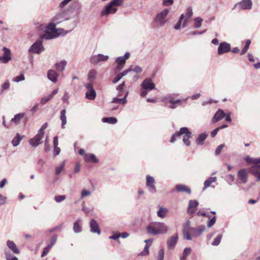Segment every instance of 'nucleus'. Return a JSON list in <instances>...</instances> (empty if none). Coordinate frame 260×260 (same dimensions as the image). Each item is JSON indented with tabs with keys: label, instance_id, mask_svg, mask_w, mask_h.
Instances as JSON below:
<instances>
[{
	"label": "nucleus",
	"instance_id": "obj_35",
	"mask_svg": "<svg viewBox=\"0 0 260 260\" xmlns=\"http://www.w3.org/2000/svg\"><path fill=\"white\" fill-rule=\"evenodd\" d=\"M81 221L80 218H78L73 224V231L75 233H79L82 231V228L79 224Z\"/></svg>",
	"mask_w": 260,
	"mask_h": 260
},
{
	"label": "nucleus",
	"instance_id": "obj_23",
	"mask_svg": "<svg viewBox=\"0 0 260 260\" xmlns=\"http://www.w3.org/2000/svg\"><path fill=\"white\" fill-rule=\"evenodd\" d=\"M7 245L8 248L15 254H19L20 250L16 245L12 241L8 240L7 241Z\"/></svg>",
	"mask_w": 260,
	"mask_h": 260
},
{
	"label": "nucleus",
	"instance_id": "obj_13",
	"mask_svg": "<svg viewBox=\"0 0 260 260\" xmlns=\"http://www.w3.org/2000/svg\"><path fill=\"white\" fill-rule=\"evenodd\" d=\"M249 172L255 178L256 181H260V165H256L249 168Z\"/></svg>",
	"mask_w": 260,
	"mask_h": 260
},
{
	"label": "nucleus",
	"instance_id": "obj_28",
	"mask_svg": "<svg viewBox=\"0 0 260 260\" xmlns=\"http://www.w3.org/2000/svg\"><path fill=\"white\" fill-rule=\"evenodd\" d=\"M208 135L204 133L199 135L198 138L196 140V143L197 145H203L204 141L206 139Z\"/></svg>",
	"mask_w": 260,
	"mask_h": 260
},
{
	"label": "nucleus",
	"instance_id": "obj_16",
	"mask_svg": "<svg viewBox=\"0 0 260 260\" xmlns=\"http://www.w3.org/2000/svg\"><path fill=\"white\" fill-rule=\"evenodd\" d=\"M141 86L146 90H150L155 89V84L150 78L145 79L142 83Z\"/></svg>",
	"mask_w": 260,
	"mask_h": 260
},
{
	"label": "nucleus",
	"instance_id": "obj_36",
	"mask_svg": "<svg viewBox=\"0 0 260 260\" xmlns=\"http://www.w3.org/2000/svg\"><path fill=\"white\" fill-rule=\"evenodd\" d=\"M66 110L63 109L61 111L60 119L61 121V127L64 128V125L67 123V117L66 116Z\"/></svg>",
	"mask_w": 260,
	"mask_h": 260
},
{
	"label": "nucleus",
	"instance_id": "obj_39",
	"mask_svg": "<svg viewBox=\"0 0 260 260\" xmlns=\"http://www.w3.org/2000/svg\"><path fill=\"white\" fill-rule=\"evenodd\" d=\"M203 21V19L200 17H196L194 19V27L196 28H200L202 25V23Z\"/></svg>",
	"mask_w": 260,
	"mask_h": 260
},
{
	"label": "nucleus",
	"instance_id": "obj_5",
	"mask_svg": "<svg viewBox=\"0 0 260 260\" xmlns=\"http://www.w3.org/2000/svg\"><path fill=\"white\" fill-rule=\"evenodd\" d=\"M41 37L38 39L29 48L28 51L30 53L39 54L45 50L43 46Z\"/></svg>",
	"mask_w": 260,
	"mask_h": 260
},
{
	"label": "nucleus",
	"instance_id": "obj_29",
	"mask_svg": "<svg viewBox=\"0 0 260 260\" xmlns=\"http://www.w3.org/2000/svg\"><path fill=\"white\" fill-rule=\"evenodd\" d=\"M84 159L85 161L87 162L96 163L98 161V159L93 154L87 153V154L85 155Z\"/></svg>",
	"mask_w": 260,
	"mask_h": 260
},
{
	"label": "nucleus",
	"instance_id": "obj_1",
	"mask_svg": "<svg viewBox=\"0 0 260 260\" xmlns=\"http://www.w3.org/2000/svg\"><path fill=\"white\" fill-rule=\"evenodd\" d=\"M146 230L150 235H158L167 233L168 228L164 222H151L147 226Z\"/></svg>",
	"mask_w": 260,
	"mask_h": 260
},
{
	"label": "nucleus",
	"instance_id": "obj_52",
	"mask_svg": "<svg viewBox=\"0 0 260 260\" xmlns=\"http://www.w3.org/2000/svg\"><path fill=\"white\" fill-rule=\"evenodd\" d=\"M25 79L24 76L23 74H21L19 76H17L13 79V81L16 82H19L23 81Z\"/></svg>",
	"mask_w": 260,
	"mask_h": 260
},
{
	"label": "nucleus",
	"instance_id": "obj_27",
	"mask_svg": "<svg viewBox=\"0 0 260 260\" xmlns=\"http://www.w3.org/2000/svg\"><path fill=\"white\" fill-rule=\"evenodd\" d=\"M175 189L178 192H186L189 194L191 193L190 189L187 186L183 184H178L175 187Z\"/></svg>",
	"mask_w": 260,
	"mask_h": 260
},
{
	"label": "nucleus",
	"instance_id": "obj_31",
	"mask_svg": "<svg viewBox=\"0 0 260 260\" xmlns=\"http://www.w3.org/2000/svg\"><path fill=\"white\" fill-rule=\"evenodd\" d=\"M128 95V92H127L124 96V98L122 99H119L118 98H114L113 99L112 101V103H118L121 105H124L127 103L126 97Z\"/></svg>",
	"mask_w": 260,
	"mask_h": 260
},
{
	"label": "nucleus",
	"instance_id": "obj_9",
	"mask_svg": "<svg viewBox=\"0 0 260 260\" xmlns=\"http://www.w3.org/2000/svg\"><path fill=\"white\" fill-rule=\"evenodd\" d=\"M231 51V45L229 43L223 42L219 44L217 49L218 55H222Z\"/></svg>",
	"mask_w": 260,
	"mask_h": 260
},
{
	"label": "nucleus",
	"instance_id": "obj_55",
	"mask_svg": "<svg viewBox=\"0 0 260 260\" xmlns=\"http://www.w3.org/2000/svg\"><path fill=\"white\" fill-rule=\"evenodd\" d=\"M57 236L56 234L53 235L50 239V243L49 244L51 247L55 244L57 241Z\"/></svg>",
	"mask_w": 260,
	"mask_h": 260
},
{
	"label": "nucleus",
	"instance_id": "obj_58",
	"mask_svg": "<svg viewBox=\"0 0 260 260\" xmlns=\"http://www.w3.org/2000/svg\"><path fill=\"white\" fill-rule=\"evenodd\" d=\"M50 146L48 144V137L47 136L45 141L44 150L45 152H47L50 151Z\"/></svg>",
	"mask_w": 260,
	"mask_h": 260
},
{
	"label": "nucleus",
	"instance_id": "obj_44",
	"mask_svg": "<svg viewBox=\"0 0 260 260\" xmlns=\"http://www.w3.org/2000/svg\"><path fill=\"white\" fill-rule=\"evenodd\" d=\"M66 199L65 195H57L54 197V200L57 203H61Z\"/></svg>",
	"mask_w": 260,
	"mask_h": 260
},
{
	"label": "nucleus",
	"instance_id": "obj_15",
	"mask_svg": "<svg viewBox=\"0 0 260 260\" xmlns=\"http://www.w3.org/2000/svg\"><path fill=\"white\" fill-rule=\"evenodd\" d=\"M178 240V234H175L170 237L167 240V243L169 249H173L175 247Z\"/></svg>",
	"mask_w": 260,
	"mask_h": 260
},
{
	"label": "nucleus",
	"instance_id": "obj_33",
	"mask_svg": "<svg viewBox=\"0 0 260 260\" xmlns=\"http://www.w3.org/2000/svg\"><path fill=\"white\" fill-rule=\"evenodd\" d=\"M217 180V178L216 177H210L208 179H207L204 183V187L203 188V190H205L207 187H209L211 183L216 182Z\"/></svg>",
	"mask_w": 260,
	"mask_h": 260
},
{
	"label": "nucleus",
	"instance_id": "obj_22",
	"mask_svg": "<svg viewBox=\"0 0 260 260\" xmlns=\"http://www.w3.org/2000/svg\"><path fill=\"white\" fill-rule=\"evenodd\" d=\"M65 19L64 13L63 12H60L56 14L52 18V21L55 23V24H58Z\"/></svg>",
	"mask_w": 260,
	"mask_h": 260
},
{
	"label": "nucleus",
	"instance_id": "obj_32",
	"mask_svg": "<svg viewBox=\"0 0 260 260\" xmlns=\"http://www.w3.org/2000/svg\"><path fill=\"white\" fill-rule=\"evenodd\" d=\"M24 116V113H19L15 115L14 118L11 119V121L16 124H18L20 123V120L23 118Z\"/></svg>",
	"mask_w": 260,
	"mask_h": 260
},
{
	"label": "nucleus",
	"instance_id": "obj_34",
	"mask_svg": "<svg viewBox=\"0 0 260 260\" xmlns=\"http://www.w3.org/2000/svg\"><path fill=\"white\" fill-rule=\"evenodd\" d=\"M168 210L167 208L160 207L159 210L157 212V215L161 218L166 217Z\"/></svg>",
	"mask_w": 260,
	"mask_h": 260
},
{
	"label": "nucleus",
	"instance_id": "obj_37",
	"mask_svg": "<svg viewBox=\"0 0 260 260\" xmlns=\"http://www.w3.org/2000/svg\"><path fill=\"white\" fill-rule=\"evenodd\" d=\"M66 65H67V61L65 60H61L59 62L56 63L55 64V67H56V69L59 72H63Z\"/></svg>",
	"mask_w": 260,
	"mask_h": 260
},
{
	"label": "nucleus",
	"instance_id": "obj_53",
	"mask_svg": "<svg viewBox=\"0 0 260 260\" xmlns=\"http://www.w3.org/2000/svg\"><path fill=\"white\" fill-rule=\"evenodd\" d=\"M47 126L48 123L47 122L44 123L43 125L41 126V128L39 130L38 133L44 136L45 133V129L47 128Z\"/></svg>",
	"mask_w": 260,
	"mask_h": 260
},
{
	"label": "nucleus",
	"instance_id": "obj_40",
	"mask_svg": "<svg viewBox=\"0 0 260 260\" xmlns=\"http://www.w3.org/2000/svg\"><path fill=\"white\" fill-rule=\"evenodd\" d=\"M102 121L105 123L115 124L117 122V120L115 117H105L102 119Z\"/></svg>",
	"mask_w": 260,
	"mask_h": 260
},
{
	"label": "nucleus",
	"instance_id": "obj_45",
	"mask_svg": "<svg viewBox=\"0 0 260 260\" xmlns=\"http://www.w3.org/2000/svg\"><path fill=\"white\" fill-rule=\"evenodd\" d=\"M245 160L249 164H252L254 165H256V158H254L250 157L249 156H246L245 157Z\"/></svg>",
	"mask_w": 260,
	"mask_h": 260
},
{
	"label": "nucleus",
	"instance_id": "obj_61",
	"mask_svg": "<svg viewBox=\"0 0 260 260\" xmlns=\"http://www.w3.org/2000/svg\"><path fill=\"white\" fill-rule=\"evenodd\" d=\"M224 144H221L219 145L215 150V154L216 155H218L221 153V150L224 148Z\"/></svg>",
	"mask_w": 260,
	"mask_h": 260
},
{
	"label": "nucleus",
	"instance_id": "obj_6",
	"mask_svg": "<svg viewBox=\"0 0 260 260\" xmlns=\"http://www.w3.org/2000/svg\"><path fill=\"white\" fill-rule=\"evenodd\" d=\"M84 86L87 89L86 98L89 100H94L96 98V93L95 90L93 89L92 83H86Z\"/></svg>",
	"mask_w": 260,
	"mask_h": 260
},
{
	"label": "nucleus",
	"instance_id": "obj_2",
	"mask_svg": "<svg viewBox=\"0 0 260 260\" xmlns=\"http://www.w3.org/2000/svg\"><path fill=\"white\" fill-rule=\"evenodd\" d=\"M56 25L52 22L50 23L45 32L41 36V39L45 40H51L58 37L59 35L63 34L64 30L63 28H56Z\"/></svg>",
	"mask_w": 260,
	"mask_h": 260
},
{
	"label": "nucleus",
	"instance_id": "obj_49",
	"mask_svg": "<svg viewBox=\"0 0 260 260\" xmlns=\"http://www.w3.org/2000/svg\"><path fill=\"white\" fill-rule=\"evenodd\" d=\"M149 247H150V245H149L148 244H146L145 246L143 251L141 252L140 255H142V256H145V255H148L149 253L148 249H149Z\"/></svg>",
	"mask_w": 260,
	"mask_h": 260
},
{
	"label": "nucleus",
	"instance_id": "obj_12",
	"mask_svg": "<svg viewBox=\"0 0 260 260\" xmlns=\"http://www.w3.org/2000/svg\"><path fill=\"white\" fill-rule=\"evenodd\" d=\"M190 222L189 220L186 221V222L183 225V228L182 231V233L183 235V238L184 239L187 240H191V235L189 234V230L192 227H190Z\"/></svg>",
	"mask_w": 260,
	"mask_h": 260
},
{
	"label": "nucleus",
	"instance_id": "obj_11",
	"mask_svg": "<svg viewBox=\"0 0 260 260\" xmlns=\"http://www.w3.org/2000/svg\"><path fill=\"white\" fill-rule=\"evenodd\" d=\"M155 180L154 178L149 175L146 176V186L149 188V191L152 193L156 192V188L154 185Z\"/></svg>",
	"mask_w": 260,
	"mask_h": 260
},
{
	"label": "nucleus",
	"instance_id": "obj_4",
	"mask_svg": "<svg viewBox=\"0 0 260 260\" xmlns=\"http://www.w3.org/2000/svg\"><path fill=\"white\" fill-rule=\"evenodd\" d=\"M169 10L167 9L157 14L154 21L158 26H164L168 21L167 16Z\"/></svg>",
	"mask_w": 260,
	"mask_h": 260
},
{
	"label": "nucleus",
	"instance_id": "obj_64",
	"mask_svg": "<svg viewBox=\"0 0 260 260\" xmlns=\"http://www.w3.org/2000/svg\"><path fill=\"white\" fill-rule=\"evenodd\" d=\"M132 71L136 73H140L142 72V69L139 66H136L135 68L132 66Z\"/></svg>",
	"mask_w": 260,
	"mask_h": 260
},
{
	"label": "nucleus",
	"instance_id": "obj_18",
	"mask_svg": "<svg viewBox=\"0 0 260 260\" xmlns=\"http://www.w3.org/2000/svg\"><path fill=\"white\" fill-rule=\"evenodd\" d=\"M199 205V202L197 200H190L188 203V207L187 208V213L189 215L193 214Z\"/></svg>",
	"mask_w": 260,
	"mask_h": 260
},
{
	"label": "nucleus",
	"instance_id": "obj_38",
	"mask_svg": "<svg viewBox=\"0 0 260 260\" xmlns=\"http://www.w3.org/2000/svg\"><path fill=\"white\" fill-rule=\"evenodd\" d=\"M97 75V72L95 70L93 69L90 70L88 73V79L90 81H93Z\"/></svg>",
	"mask_w": 260,
	"mask_h": 260
},
{
	"label": "nucleus",
	"instance_id": "obj_20",
	"mask_svg": "<svg viewBox=\"0 0 260 260\" xmlns=\"http://www.w3.org/2000/svg\"><path fill=\"white\" fill-rule=\"evenodd\" d=\"M163 101L165 102V104L167 105L168 103H170V105L168 106V107L171 109H175L177 107V105H179L181 104V101L180 100H177L176 101H173L170 99L169 97H165L163 99Z\"/></svg>",
	"mask_w": 260,
	"mask_h": 260
},
{
	"label": "nucleus",
	"instance_id": "obj_59",
	"mask_svg": "<svg viewBox=\"0 0 260 260\" xmlns=\"http://www.w3.org/2000/svg\"><path fill=\"white\" fill-rule=\"evenodd\" d=\"M234 176L232 175H228L226 176V180L230 185H232V182L234 181Z\"/></svg>",
	"mask_w": 260,
	"mask_h": 260
},
{
	"label": "nucleus",
	"instance_id": "obj_47",
	"mask_svg": "<svg viewBox=\"0 0 260 260\" xmlns=\"http://www.w3.org/2000/svg\"><path fill=\"white\" fill-rule=\"evenodd\" d=\"M216 218L215 216L210 218V219L207 221V224L208 228H211L216 222Z\"/></svg>",
	"mask_w": 260,
	"mask_h": 260
},
{
	"label": "nucleus",
	"instance_id": "obj_17",
	"mask_svg": "<svg viewBox=\"0 0 260 260\" xmlns=\"http://www.w3.org/2000/svg\"><path fill=\"white\" fill-rule=\"evenodd\" d=\"M117 11V9L111 5L109 3V4L106 7L105 10L102 11L101 15L102 16H107L110 14H115Z\"/></svg>",
	"mask_w": 260,
	"mask_h": 260
},
{
	"label": "nucleus",
	"instance_id": "obj_3",
	"mask_svg": "<svg viewBox=\"0 0 260 260\" xmlns=\"http://www.w3.org/2000/svg\"><path fill=\"white\" fill-rule=\"evenodd\" d=\"M181 136H183L182 141L185 145L190 146L189 139L192 137V133L186 127H181L179 132L175 133L171 138L170 142L171 143L175 142L177 139L180 138Z\"/></svg>",
	"mask_w": 260,
	"mask_h": 260
},
{
	"label": "nucleus",
	"instance_id": "obj_8",
	"mask_svg": "<svg viewBox=\"0 0 260 260\" xmlns=\"http://www.w3.org/2000/svg\"><path fill=\"white\" fill-rule=\"evenodd\" d=\"M205 229L206 227L204 225H200L196 228H191L189 230V234L191 235V237H197L200 236L204 232Z\"/></svg>",
	"mask_w": 260,
	"mask_h": 260
},
{
	"label": "nucleus",
	"instance_id": "obj_30",
	"mask_svg": "<svg viewBox=\"0 0 260 260\" xmlns=\"http://www.w3.org/2000/svg\"><path fill=\"white\" fill-rule=\"evenodd\" d=\"M24 136H21L19 133H17L15 137L13 138L12 141V144L13 146H17L21 140L23 138Z\"/></svg>",
	"mask_w": 260,
	"mask_h": 260
},
{
	"label": "nucleus",
	"instance_id": "obj_48",
	"mask_svg": "<svg viewBox=\"0 0 260 260\" xmlns=\"http://www.w3.org/2000/svg\"><path fill=\"white\" fill-rule=\"evenodd\" d=\"M184 16L183 14L181 15L179 20H178V22L176 23V24L174 26V28L176 30H178L181 27V24L182 20L184 19Z\"/></svg>",
	"mask_w": 260,
	"mask_h": 260
},
{
	"label": "nucleus",
	"instance_id": "obj_10",
	"mask_svg": "<svg viewBox=\"0 0 260 260\" xmlns=\"http://www.w3.org/2000/svg\"><path fill=\"white\" fill-rule=\"evenodd\" d=\"M109 59L108 55H104L99 54L96 55H93L90 57V61L92 64H97L100 61H106Z\"/></svg>",
	"mask_w": 260,
	"mask_h": 260
},
{
	"label": "nucleus",
	"instance_id": "obj_43",
	"mask_svg": "<svg viewBox=\"0 0 260 260\" xmlns=\"http://www.w3.org/2000/svg\"><path fill=\"white\" fill-rule=\"evenodd\" d=\"M123 3V0H112L110 3L113 7L116 8L118 6H122Z\"/></svg>",
	"mask_w": 260,
	"mask_h": 260
},
{
	"label": "nucleus",
	"instance_id": "obj_19",
	"mask_svg": "<svg viewBox=\"0 0 260 260\" xmlns=\"http://www.w3.org/2000/svg\"><path fill=\"white\" fill-rule=\"evenodd\" d=\"M252 3L251 0H242L236 6H239L243 10H249L252 8Z\"/></svg>",
	"mask_w": 260,
	"mask_h": 260
},
{
	"label": "nucleus",
	"instance_id": "obj_51",
	"mask_svg": "<svg viewBox=\"0 0 260 260\" xmlns=\"http://www.w3.org/2000/svg\"><path fill=\"white\" fill-rule=\"evenodd\" d=\"M65 166V161H63L60 166L56 168L55 173L56 175H59L61 171L63 170Z\"/></svg>",
	"mask_w": 260,
	"mask_h": 260
},
{
	"label": "nucleus",
	"instance_id": "obj_42",
	"mask_svg": "<svg viewBox=\"0 0 260 260\" xmlns=\"http://www.w3.org/2000/svg\"><path fill=\"white\" fill-rule=\"evenodd\" d=\"M5 254L6 260H18V258L12 255L9 251L5 250Z\"/></svg>",
	"mask_w": 260,
	"mask_h": 260
},
{
	"label": "nucleus",
	"instance_id": "obj_25",
	"mask_svg": "<svg viewBox=\"0 0 260 260\" xmlns=\"http://www.w3.org/2000/svg\"><path fill=\"white\" fill-rule=\"evenodd\" d=\"M47 77L49 80L53 83H55L57 81L58 75L55 71L50 70L48 72Z\"/></svg>",
	"mask_w": 260,
	"mask_h": 260
},
{
	"label": "nucleus",
	"instance_id": "obj_41",
	"mask_svg": "<svg viewBox=\"0 0 260 260\" xmlns=\"http://www.w3.org/2000/svg\"><path fill=\"white\" fill-rule=\"evenodd\" d=\"M191 252V249L189 247L185 248L183 252L182 256L180 257V260H186V257L190 254Z\"/></svg>",
	"mask_w": 260,
	"mask_h": 260
},
{
	"label": "nucleus",
	"instance_id": "obj_56",
	"mask_svg": "<svg viewBox=\"0 0 260 260\" xmlns=\"http://www.w3.org/2000/svg\"><path fill=\"white\" fill-rule=\"evenodd\" d=\"M51 96H50L48 95L47 96L43 97L41 99V104L42 105L45 104L46 103H47L49 101H50L51 99Z\"/></svg>",
	"mask_w": 260,
	"mask_h": 260
},
{
	"label": "nucleus",
	"instance_id": "obj_62",
	"mask_svg": "<svg viewBox=\"0 0 260 260\" xmlns=\"http://www.w3.org/2000/svg\"><path fill=\"white\" fill-rule=\"evenodd\" d=\"M193 15V12L192 10V8L191 7H189L187 8L186 12V17L189 19Z\"/></svg>",
	"mask_w": 260,
	"mask_h": 260
},
{
	"label": "nucleus",
	"instance_id": "obj_63",
	"mask_svg": "<svg viewBox=\"0 0 260 260\" xmlns=\"http://www.w3.org/2000/svg\"><path fill=\"white\" fill-rule=\"evenodd\" d=\"M197 215L205 216V217H208L209 218H210L211 217V216L209 214H207V213H206V212H205L204 211H202L201 210H199L197 212Z\"/></svg>",
	"mask_w": 260,
	"mask_h": 260
},
{
	"label": "nucleus",
	"instance_id": "obj_50",
	"mask_svg": "<svg viewBox=\"0 0 260 260\" xmlns=\"http://www.w3.org/2000/svg\"><path fill=\"white\" fill-rule=\"evenodd\" d=\"M51 248L52 247L50 246H49V245L48 246H47L46 247H45L44 248L43 251L42 253L41 257H44L45 256L47 255Z\"/></svg>",
	"mask_w": 260,
	"mask_h": 260
},
{
	"label": "nucleus",
	"instance_id": "obj_21",
	"mask_svg": "<svg viewBox=\"0 0 260 260\" xmlns=\"http://www.w3.org/2000/svg\"><path fill=\"white\" fill-rule=\"evenodd\" d=\"M90 232L93 233H96L98 235L101 234V230L97 222L93 219L90 221Z\"/></svg>",
	"mask_w": 260,
	"mask_h": 260
},
{
	"label": "nucleus",
	"instance_id": "obj_57",
	"mask_svg": "<svg viewBox=\"0 0 260 260\" xmlns=\"http://www.w3.org/2000/svg\"><path fill=\"white\" fill-rule=\"evenodd\" d=\"M164 253L165 252L163 249H160L158 251L157 260H164Z\"/></svg>",
	"mask_w": 260,
	"mask_h": 260
},
{
	"label": "nucleus",
	"instance_id": "obj_14",
	"mask_svg": "<svg viewBox=\"0 0 260 260\" xmlns=\"http://www.w3.org/2000/svg\"><path fill=\"white\" fill-rule=\"evenodd\" d=\"M43 136L38 133L33 138L29 140V143L34 147H36L41 144V140L43 138Z\"/></svg>",
	"mask_w": 260,
	"mask_h": 260
},
{
	"label": "nucleus",
	"instance_id": "obj_7",
	"mask_svg": "<svg viewBox=\"0 0 260 260\" xmlns=\"http://www.w3.org/2000/svg\"><path fill=\"white\" fill-rule=\"evenodd\" d=\"M2 50L4 53L1 55V63H7L12 59L11 51L5 47H4Z\"/></svg>",
	"mask_w": 260,
	"mask_h": 260
},
{
	"label": "nucleus",
	"instance_id": "obj_26",
	"mask_svg": "<svg viewBox=\"0 0 260 260\" xmlns=\"http://www.w3.org/2000/svg\"><path fill=\"white\" fill-rule=\"evenodd\" d=\"M224 116V112L220 109H219L215 114L212 118V122L213 123L217 122V121L222 119Z\"/></svg>",
	"mask_w": 260,
	"mask_h": 260
},
{
	"label": "nucleus",
	"instance_id": "obj_24",
	"mask_svg": "<svg viewBox=\"0 0 260 260\" xmlns=\"http://www.w3.org/2000/svg\"><path fill=\"white\" fill-rule=\"evenodd\" d=\"M238 177L243 183H246L247 181V173L245 169L240 170L238 173Z\"/></svg>",
	"mask_w": 260,
	"mask_h": 260
},
{
	"label": "nucleus",
	"instance_id": "obj_46",
	"mask_svg": "<svg viewBox=\"0 0 260 260\" xmlns=\"http://www.w3.org/2000/svg\"><path fill=\"white\" fill-rule=\"evenodd\" d=\"M222 235H218L217 237L213 241L212 245L213 246H217L219 244L222 238Z\"/></svg>",
	"mask_w": 260,
	"mask_h": 260
},
{
	"label": "nucleus",
	"instance_id": "obj_60",
	"mask_svg": "<svg viewBox=\"0 0 260 260\" xmlns=\"http://www.w3.org/2000/svg\"><path fill=\"white\" fill-rule=\"evenodd\" d=\"M91 194V192L86 189H83L81 193V198H84L86 196H89Z\"/></svg>",
	"mask_w": 260,
	"mask_h": 260
},
{
	"label": "nucleus",
	"instance_id": "obj_54",
	"mask_svg": "<svg viewBox=\"0 0 260 260\" xmlns=\"http://www.w3.org/2000/svg\"><path fill=\"white\" fill-rule=\"evenodd\" d=\"M126 60L124 58H123L122 56H120L117 57L115 60V62L117 64H123L124 65L125 64Z\"/></svg>",
	"mask_w": 260,
	"mask_h": 260
}]
</instances>
